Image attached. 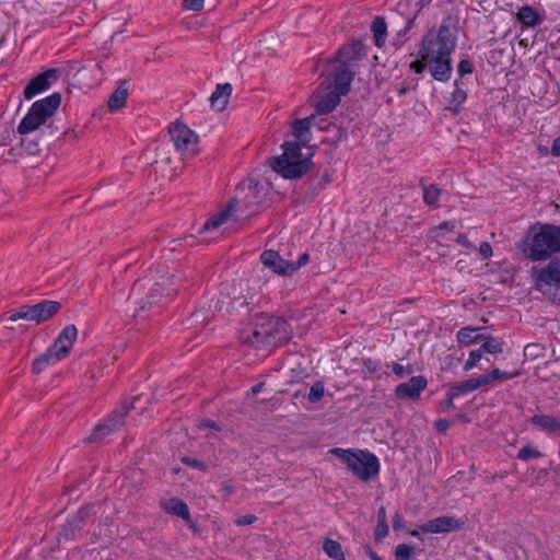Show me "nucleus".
<instances>
[{
    "label": "nucleus",
    "mask_w": 560,
    "mask_h": 560,
    "mask_svg": "<svg viewBox=\"0 0 560 560\" xmlns=\"http://www.w3.org/2000/svg\"><path fill=\"white\" fill-rule=\"evenodd\" d=\"M408 89H409V88H408V85H404V86H401V88L398 90V94H399V95H404V94H406V93H407V91H408Z\"/></svg>",
    "instance_id": "nucleus-64"
},
{
    "label": "nucleus",
    "mask_w": 560,
    "mask_h": 560,
    "mask_svg": "<svg viewBox=\"0 0 560 560\" xmlns=\"http://www.w3.org/2000/svg\"><path fill=\"white\" fill-rule=\"evenodd\" d=\"M482 343L479 350H482V354L487 353H500L503 350V342L492 336H483L481 335L480 339Z\"/></svg>",
    "instance_id": "nucleus-33"
},
{
    "label": "nucleus",
    "mask_w": 560,
    "mask_h": 560,
    "mask_svg": "<svg viewBox=\"0 0 560 560\" xmlns=\"http://www.w3.org/2000/svg\"><path fill=\"white\" fill-rule=\"evenodd\" d=\"M477 331V328L464 327L457 332V341L462 345L468 346L480 339L481 335Z\"/></svg>",
    "instance_id": "nucleus-35"
},
{
    "label": "nucleus",
    "mask_w": 560,
    "mask_h": 560,
    "mask_svg": "<svg viewBox=\"0 0 560 560\" xmlns=\"http://www.w3.org/2000/svg\"><path fill=\"white\" fill-rule=\"evenodd\" d=\"M232 93V85L230 83L218 84L214 92L210 96L211 105L218 110H223Z\"/></svg>",
    "instance_id": "nucleus-21"
},
{
    "label": "nucleus",
    "mask_w": 560,
    "mask_h": 560,
    "mask_svg": "<svg viewBox=\"0 0 560 560\" xmlns=\"http://www.w3.org/2000/svg\"><path fill=\"white\" fill-rule=\"evenodd\" d=\"M428 381L424 376H412L408 382L401 383L395 388V394L400 399H417L427 387Z\"/></svg>",
    "instance_id": "nucleus-18"
},
{
    "label": "nucleus",
    "mask_w": 560,
    "mask_h": 560,
    "mask_svg": "<svg viewBox=\"0 0 560 560\" xmlns=\"http://www.w3.org/2000/svg\"><path fill=\"white\" fill-rule=\"evenodd\" d=\"M517 21L526 27H534L541 23L542 19L533 7L525 4L518 9Z\"/></svg>",
    "instance_id": "nucleus-23"
},
{
    "label": "nucleus",
    "mask_w": 560,
    "mask_h": 560,
    "mask_svg": "<svg viewBox=\"0 0 560 560\" xmlns=\"http://www.w3.org/2000/svg\"><path fill=\"white\" fill-rule=\"evenodd\" d=\"M179 279L175 275L162 277L161 281L151 280L138 281L131 289L129 300L138 306V311H144L162 301L163 298H170L179 290Z\"/></svg>",
    "instance_id": "nucleus-2"
},
{
    "label": "nucleus",
    "mask_w": 560,
    "mask_h": 560,
    "mask_svg": "<svg viewBox=\"0 0 560 560\" xmlns=\"http://www.w3.org/2000/svg\"><path fill=\"white\" fill-rule=\"evenodd\" d=\"M455 47L456 37L446 21L438 30H430L422 38L418 56L429 63L430 74L436 81L447 82L451 79Z\"/></svg>",
    "instance_id": "nucleus-1"
},
{
    "label": "nucleus",
    "mask_w": 560,
    "mask_h": 560,
    "mask_svg": "<svg viewBox=\"0 0 560 560\" xmlns=\"http://www.w3.org/2000/svg\"><path fill=\"white\" fill-rule=\"evenodd\" d=\"M182 462L184 464L191 466L194 468H197L199 470H202V471L207 470V465L203 462L198 460L197 458L185 456L182 458Z\"/></svg>",
    "instance_id": "nucleus-45"
},
{
    "label": "nucleus",
    "mask_w": 560,
    "mask_h": 560,
    "mask_svg": "<svg viewBox=\"0 0 560 560\" xmlns=\"http://www.w3.org/2000/svg\"><path fill=\"white\" fill-rule=\"evenodd\" d=\"M366 55V48L361 40H353L350 44L343 45L338 49L335 57L329 61V70L332 78L337 74L345 72L349 77L351 84L354 79L355 72L353 67Z\"/></svg>",
    "instance_id": "nucleus-9"
},
{
    "label": "nucleus",
    "mask_w": 560,
    "mask_h": 560,
    "mask_svg": "<svg viewBox=\"0 0 560 560\" xmlns=\"http://www.w3.org/2000/svg\"><path fill=\"white\" fill-rule=\"evenodd\" d=\"M168 135L182 159L192 158L198 152V136L185 124L180 121L171 124Z\"/></svg>",
    "instance_id": "nucleus-11"
},
{
    "label": "nucleus",
    "mask_w": 560,
    "mask_h": 560,
    "mask_svg": "<svg viewBox=\"0 0 560 560\" xmlns=\"http://www.w3.org/2000/svg\"><path fill=\"white\" fill-rule=\"evenodd\" d=\"M199 427L200 428H211V429L220 430L215 422H213L211 420H208V419L202 420L200 422Z\"/></svg>",
    "instance_id": "nucleus-59"
},
{
    "label": "nucleus",
    "mask_w": 560,
    "mask_h": 560,
    "mask_svg": "<svg viewBox=\"0 0 560 560\" xmlns=\"http://www.w3.org/2000/svg\"><path fill=\"white\" fill-rule=\"evenodd\" d=\"M324 393H325V387H324V384L322 382H316L310 389V393H308V396H307V399L311 401V402H318L323 396H324Z\"/></svg>",
    "instance_id": "nucleus-40"
},
{
    "label": "nucleus",
    "mask_w": 560,
    "mask_h": 560,
    "mask_svg": "<svg viewBox=\"0 0 560 560\" xmlns=\"http://www.w3.org/2000/svg\"><path fill=\"white\" fill-rule=\"evenodd\" d=\"M137 400H139V398H135L131 402H124L119 408L114 410L106 422L98 424L93 430L89 436V442H95L122 425L125 416L133 408Z\"/></svg>",
    "instance_id": "nucleus-12"
},
{
    "label": "nucleus",
    "mask_w": 560,
    "mask_h": 560,
    "mask_svg": "<svg viewBox=\"0 0 560 560\" xmlns=\"http://www.w3.org/2000/svg\"><path fill=\"white\" fill-rule=\"evenodd\" d=\"M479 387L476 382V378H470L458 383H452L448 385V389L451 390V397H458L460 395L474 392Z\"/></svg>",
    "instance_id": "nucleus-31"
},
{
    "label": "nucleus",
    "mask_w": 560,
    "mask_h": 560,
    "mask_svg": "<svg viewBox=\"0 0 560 560\" xmlns=\"http://www.w3.org/2000/svg\"><path fill=\"white\" fill-rule=\"evenodd\" d=\"M456 243L460 244L462 246H465L467 248H474V244L467 238L465 234H460L456 237Z\"/></svg>",
    "instance_id": "nucleus-55"
},
{
    "label": "nucleus",
    "mask_w": 560,
    "mask_h": 560,
    "mask_svg": "<svg viewBox=\"0 0 560 560\" xmlns=\"http://www.w3.org/2000/svg\"><path fill=\"white\" fill-rule=\"evenodd\" d=\"M56 78V70L55 69H48L39 74H37L35 78H33L30 83L24 89V97L26 100L33 98L38 93L46 91L50 86V79Z\"/></svg>",
    "instance_id": "nucleus-19"
},
{
    "label": "nucleus",
    "mask_w": 560,
    "mask_h": 560,
    "mask_svg": "<svg viewBox=\"0 0 560 560\" xmlns=\"http://www.w3.org/2000/svg\"><path fill=\"white\" fill-rule=\"evenodd\" d=\"M452 422L446 420V419H439L435 421L434 425H435V429L440 432V433H445L448 428L451 427Z\"/></svg>",
    "instance_id": "nucleus-53"
},
{
    "label": "nucleus",
    "mask_w": 560,
    "mask_h": 560,
    "mask_svg": "<svg viewBox=\"0 0 560 560\" xmlns=\"http://www.w3.org/2000/svg\"><path fill=\"white\" fill-rule=\"evenodd\" d=\"M551 154L553 156H560V136L556 138L552 142Z\"/></svg>",
    "instance_id": "nucleus-56"
},
{
    "label": "nucleus",
    "mask_w": 560,
    "mask_h": 560,
    "mask_svg": "<svg viewBox=\"0 0 560 560\" xmlns=\"http://www.w3.org/2000/svg\"><path fill=\"white\" fill-rule=\"evenodd\" d=\"M257 517L253 514H247V515H243L241 517H238L235 523L238 525V526H246V525H250L253 524L254 522H256Z\"/></svg>",
    "instance_id": "nucleus-52"
},
{
    "label": "nucleus",
    "mask_w": 560,
    "mask_h": 560,
    "mask_svg": "<svg viewBox=\"0 0 560 560\" xmlns=\"http://www.w3.org/2000/svg\"><path fill=\"white\" fill-rule=\"evenodd\" d=\"M545 355V347L540 343H528L524 348V357L529 360H536Z\"/></svg>",
    "instance_id": "nucleus-38"
},
{
    "label": "nucleus",
    "mask_w": 560,
    "mask_h": 560,
    "mask_svg": "<svg viewBox=\"0 0 560 560\" xmlns=\"http://www.w3.org/2000/svg\"><path fill=\"white\" fill-rule=\"evenodd\" d=\"M128 88L126 82H121L118 88L112 93L107 101V107L110 112H116L125 107L128 98Z\"/></svg>",
    "instance_id": "nucleus-25"
},
{
    "label": "nucleus",
    "mask_w": 560,
    "mask_h": 560,
    "mask_svg": "<svg viewBox=\"0 0 560 560\" xmlns=\"http://www.w3.org/2000/svg\"><path fill=\"white\" fill-rule=\"evenodd\" d=\"M330 453L340 458L348 469L364 482L376 477L380 472L378 458L370 452L335 447L330 450Z\"/></svg>",
    "instance_id": "nucleus-7"
},
{
    "label": "nucleus",
    "mask_w": 560,
    "mask_h": 560,
    "mask_svg": "<svg viewBox=\"0 0 560 560\" xmlns=\"http://www.w3.org/2000/svg\"><path fill=\"white\" fill-rule=\"evenodd\" d=\"M235 212L234 205L230 201L225 209L218 212L213 217H211L209 220L206 221L203 225V230H210V229H217L221 226L223 223L226 222V220L232 215V213Z\"/></svg>",
    "instance_id": "nucleus-29"
},
{
    "label": "nucleus",
    "mask_w": 560,
    "mask_h": 560,
    "mask_svg": "<svg viewBox=\"0 0 560 560\" xmlns=\"http://www.w3.org/2000/svg\"><path fill=\"white\" fill-rule=\"evenodd\" d=\"M63 137L65 138L69 137L72 140H77L78 139V133L75 132V130H68V131L65 132Z\"/></svg>",
    "instance_id": "nucleus-62"
},
{
    "label": "nucleus",
    "mask_w": 560,
    "mask_h": 560,
    "mask_svg": "<svg viewBox=\"0 0 560 560\" xmlns=\"http://www.w3.org/2000/svg\"><path fill=\"white\" fill-rule=\"evenodd\" d=\"M465 522L457 520L453 516H440L434 520H430L423 524L420 528L424 533H450L459 530L464 527Z\"/></svg>",
    "instance_id": "nucleus-17"
},
{
    "label": "nucleus",
    "mask_w": 560,
    "mask_h": 560,
    "mask_svg": "<svg viewBox=\"0 0 560 560\" xmlns=\"http://www.w3.org/2000/svg\"><path fill=\"white\" fill-rule=\"evenodd\" d=\"M77 338L78 328L75 325H68L60 331L50 348L56 351V357L63 360L70 354Z\"/></svg>",
    "instance_id": "nucleus-16"
},
{
    "label": "nucleus",
    "mask_w": 560,
    "mask_h": 560,
    "mask_svg": "<svg viewBox=\"0 0 560 560\" xmlns=\"http://www.w3.org/2000/svg\"><path fill=\"white\" fill-rule=\"evenodd\" d=\"M412 552L413 547L400 544L395 548V558L396 560H410Z\"/></svg>",
    "instance_id": "nucleus-41"
},
{
    "label": "nucleus",
    "mask_w": 560,
    "mask_h": 560,
    "mask_svg": "<svg viewBox=\"0 0 560 560\" xmlns=\"http://www.w3.org/2000/svg\"><path fill=\"white\" fill-rule=\"evenodd\" d=\"M523 252L533 261L547 260L553 254L560 253V226L541 224L537 232L535 226L532 228Z\"/></svg>",
    "instance_id": "nucleus-3"
},
{
    "label": "nucleus",
    "mask_w": 560,
    "mask_h": 560,
    "mask_svg": "<svg viewBox=\"0 0 560 560\" xmlns=\"http://www.w3.org/2000/svg\"><path fill=\"white\" fill-rule=\"evenodd\" d=\"M350 85L349 77L345 75V72L337 74V78H332L331 73L327 72L314 95L317 98L316 112L319 115L332 112L340 103L341 96L349 92Z\"/></svg>",
    "instance_id": "nucleus-5"
},
{
    "label": "nucleus",
    "mask_w": 560,
    "mask_h": 560,
    "mask_svg": "<svg viewBox=\"0 0 560 560\" xmlns=\"http://www.w3.org/2000/svg\"><path fill=\"white\" fill-rule=\"evenodd\" d=\"M60 103L61 95L59 93H52L51 95L33 103L28 113L18 126V132L20 135H27L37 130L55 114L60 106Z\"/></svg>",
    "instance_id": "nucleus-8"
},
{
    "label": "nucleus",
    "mask_w": 560,
    "mask_h": 560,
    "mask_svg": "<svg viewBox=\"0 0 560 560\" xmlns=\"http://www.w3.org/2000/svg\"><path fill=\"white\" fill-rule=\"evenodd\" d=\"M372 31L374 33L375 45L381 47L385 43L386 23L383 18H375L372 23Z\"/></svg>",
    "instance_id": "nucleus-34"
},
{
    "label": "nucleus",
    "mask_w": 560,
    "mask_h": 560,
    "mask_svg": "<svg viewBox=\"0 0 560 560\" xmlns=\"http://www.w3.org/2000/svg\"><path fill=\"white\" fill-rule=\"evenodd\" d=\"M205 0H184L183 8L191 11H200L203 8Z\"/></svg>",
    "instance_id": "nucleus-48"
},
{
    "label": "nucleus",
    "mask_w": 560,
    "mask_h": 560,
    "mask_svg": "<svg viewBox=\"0 0 560 560\" xmlns=\"http://www.w3.org/2000/svg\"><path fill=\"white\" fill-rule=\"evenodd\" d=\"M365 550L371 560H382L370 546H366Z\"/></svg>",
    "instance_id": "nucleus-61"
},
{
    "label": "nucleus",
    "mask_w": 560,
    "mask_h": 560,
    "mask_svg": "<svg viewBox=\"0 0 560 560\" xmlns=\"http://www.w3.org/2000/svg\"><path fill=\"white\" fill-rule=\"evenodd\" d=\"M530 275L538 290L544 287L560 288V260H551L545 267L534 266Z\"/></svg>",
    "instance_id": "nucleus-13"
},
{
    "label": "nucleus",
    "mask_w": 560,
    "mask_h": 560,
    "mask_svg": "<svg viewBox=\"0 0 560 560\" xmlns=\"http://www.w3.org/2000/svg\"><path fill=\"white\" fill-rule=\"evenodd\" d=\"M455 229V224L453 222H443L436 229L433 230V233L436 237L442 235L443 231H453Z\"/></svg>",
    "instance_id": "nucleus-49"
},
{
    "label": "nucleus",
    "mask_w": 560,
    "mask_h": 560,
    "mask_svg": "<svg viewBox=\"0 0 560 560\" xmlns=\"http://www.w3.org/2000/svg\"><path fill=\"white\" fill-rule=\"evenodd\" d=\"M260 260L266 268L280 276H290L296 270L294 262L283 259L278 252L272 249L262 252Z\"/></svg>",
    "instance_id": "nucleus-15"
},
{
    "label": "nucleus",
    "mask_w": 560,
    "mask_h": 560,
    "mask_svg": "<svg viewBox=\"0 0 560 560\" xmlns=\"http://www.w3.org/2000/svg\"><path fill=\"white\" fill-rule=\"evenodd\" d=\"M467 98V92L460 86L458 81L454 83V91L451 93L448 98L447 109L451 110L454 115H457L460 110V106L465 103Z\"/></svg>",
    "instance_id": "nucleus-27"
},
{
    "label": "nucleus",
    "mask_w": 560,
    "mask_h": 560,
    "mask_svg": "<svg viewBox=\"0 0 560 560\" xmlns=\"http://www.w3.org/2000/svg\"><path fill=\"white\" fill-rule=\"evenodd\" d=\"M262 386H264V383H258L255 386H253L252 387L253 395L258 394L261 390Z\"/></svg>",
    "instance_id": "nucleus-63"
},
{
    "label": "nucleus",
    "mask_w": 560,
    "mask_h": 560,
    "mask_svg": "<svg viewBox=\"0 0 560 560\" xmlns=\"http://www.w3.org/2000/svg\"><path fill=\"white\" fill-rule=\"evenodd\" d=\"M392 370H393L394 374L401 377L406 374H411L413 372V366L411 364L404 366L398 363H394L392 366Z\"/></svg>",
    "instance_id": "nucleus-47"
},
{
    "label": "nucleus",
    "mask_w": 560,
    "mask_h": 560,
    "mask_svg": "<svg viewBox=\"0 0 560 560\" xmlns=\"http://www.w3.org/2000/svg\"><path fill=\"white\" fill-rule=\"evenodd\" d=\"M323 549H324L325 553L331 559L346 560V556L342 550V547L337 540H334L330 538H324Z\"/></svg>",
    "instance_id": "nucleus-32"
},
{
    "label": "nucleus",
    "mask_w": 560,
    "mask_h": 560,
    "mask_svg": "<svg viewBox=\"0 0 560 560\" xmlns=\"http://www.w3.org/2000/svg\"><path fill=\"white\" fill-rule=\"evenodd\" d=\"M283 153L280 156L269 159V166L288 179L304 176L312 166L311 158L301 152L300 143L288 141L282 144Z\"/></svg>",
    "instance_id": "nucleus-4"
},
{
    "label": "nucleus",
    "mask_w": 560,
    "mask_h": 560,
    "mask_svg": "<svg viewBox=\"0 0 560 560\" xmlns=\"http://www.w3.org/2000/svg\"><path fill=\"white\" fill-rule=\"evenodd\" d=\"M307 373H306V370L304 368L301 366V364L299 363L298 364V368H292L291 369V382H300L302 381L304 377H306Z\"/></svg>",
    "instance_id": "nucleus-44"
},
{
    "label": "nucleus",
    "mask_w": 560,
    "mask_h": 560,
    "mask_svg": "<svg viewBox=\"0 0 560 560\" xmlns=\"http://www.w3.org/2000/svg\"><path fill=\"white\" fill-rule=\"evenodd\" d=\"M479 253H480L482 259H489L493 254L492 247L488 242H482L480 244Z\"/></svg>",
    "instance_id": "nucleus-51"
},
{
    "label": "nucleus",
    "mask_w": 560,
    "mask_h": 560,
    "mask_svg": "<svg viewBox=\"0 0 560 560\" xmlns=\"http://www.w3.org/2000/svg\"><path fill=\"white\" fill-rule=\"evenodd\" d=\"M265 189L258 180L247 178L238 184L236 195L230 200L235 208V221L249 218L259 211Z\"/></svg>",
    "instance_id": "nucleus-6"
},
{
    "label": "nucleus",
    "mask_w": 560,
    "mask_h": 560,
    "mask_svg": "<svg viewBox=\"0 0 560 560\" xmlns=\"http://www.w3.org/2000/svg\"><path fill=\"white\" fill-rule=\"evenodd\" d=\"M542 454L532 445H525L518 451L517 458L524 462H528L532 459H537L541 457Z\"/></svg>",
    "instance_id": "nucleus-39"
},
{
    "label": "nucleus",
    "mask_w": 560,
    "mask_h": 560,
    "mask_svg": "<svg viewBox=\"0 0 560 560\" xmlns=\"http://www.w3.org/2000/svg\"><path fill=\"white\" fill-rule=\"evenodd\" d=\"M520 375L518 371L515 372H504L499 369H493L490 373L482 374L476 378L478 387L487 386L493 382H502L514 378Z\"/></svg>",
    "instance_id": "nucleus-22"
},
{
    "label": "nucleus",
    "mask_w": 560,
    "mask_h": 560,
    "mask_svg": "<svg viewBox=\"0 0 560 560\" xmlns=\"http://www.w3.org/2000/svg\"><path fill=\"white\" fill-rule=\"evenodd\" d=\"M242 343L249 350H254L257 357H266L271 352V348L266 346V339L261 334L260 323L256 317L253 329L249 332H242Z\"/></svg>",
    "instance_id": "nucleus-14"
},
{
    "label": "nucleus",
    "mask_w": 560,
    "mask_h": 560,
    "mask_svg": "<svg viewBox=\"0 0 560 560\" xmlns=\"http://www.w3.org/2000/svg\"><path fill=\"white\" fill-rule=\"evenodd\" d=\"M164 509L166 510L167 513L182 517L187 522L190 520L188 505L177 498L168 500L164 504Z\"/></svg>",
    "instance_id": "nucleus-28"
},
{
    "label": "nucleus",
    "mask_w": 560,
    "mask_h": 560,
    "mask_svg": "<svg viewBox=\"0 0 560 560\" xmlns=\"http://www.w3.org/2000/svg\"><path fill=\"white\" fill-rule=\"evenodd\" d=\"M410 68L416 72V73H422L424 71L425 68L429 69V63L423 60L422 58L411 62L410 65Z\"/></svg>",
    "instance_id": "nucleus-50"
},
{
    "label": "nucleus",
    "mask_w": 560,
    "mask_h": 560,
    "mask_svg": "<svg viewBox=\"0 0 560 560\" xmlns=\"http://www.w3.org/2000/svg\"><path fill=\"white\" fill-rule=\"evenodd\" d=\"M308 259H310L308 254H307V253H304V254H302V255L299 257L298 261H296V262H294V266H296V269H298V268H300L301 266H304L305 264H307Z\"/></svg>",
    "instance_id": "nucleus-58"
},
{
    "label": "nucleus",
    "mask_w": 560,
    "mask_h": 560,
    "mask_svg": "<svg viewBox=\"0 0 560 560\" xmlns=\"http://www.w3.org/2000/svg\"><path fill=\"white\" fill-rule=\"evenodd\" d=\"M530 422L548 433L560 431V418L550 415H535L530 418Z\"/></svg>",
    "instance_id": "nucleus-24"
},
{
    "label": "nucleus",
    "mask_w": 560,
    "mask_h": 560,
    "mask_svg": "<svg viewBox=\"0 0 560 560\" xmlns=\"http://www.w3.org/2000/svg\"><path fill=\"white\" fill-rule=\"evenodd\" d=\"M457 71L460 77H464L465 74H469L474 71V65L468 59H462L457 66Z\"/></svg>",
    "instance_id": "nucleus-43"
},
{
    "label": "nucleus",
    "mask_w": 560,
    "mask_h": 560,
    "mask_svg": "<svg viewBox=\"0 0 560 560\" xmlns=\"http://www.w3.org/2000/svg\"><path fill=\"white\" fill-rule=\"evenodd\" d=\"M446 396H447V399L440 404L442 410H444V411L448 410V409H454L455 408V405H454V398L455 397H451V390L450 389L447 390Z\"/></svg>",
    "instance_id": "nucleus-54"
},
{
    "label": "nucleus",
    "mask_w": 560,
    "mask_h": 560,
    "mask_svg": "<svg viewBox=\"0 0 560 560\" xmlns=\"http://www.w3.org/2000/svg\"><path fill=\"white\" fill-rule=\"evenodd\" d=\"M19 319L34 322V314L32 313L31 305H22L7 317L9 323H14Z\"/></svg>",
    "instance_id": "nucleus-36"
},
{
    "label": "nucleus",
    "mask_w": 560,
    "mask_h": 560,
    "mask_svg": "<svg viewBox=\"0 0 560 560\" xmlns=\"http://www.w3.org/2000/svg\"><path fill=\"white\" fill-rule=\"evenodd\" d=\"M315 119V115H311L304 119H296L292 124L293 136L301 142L305 143L308 138L311 121Z\"/></svg>",
    "instance_id": "nucleus-30"
},
{
    "label": "nucleus",
    "mask_w": 560,
    "mask_h": 560,
    "mask_svg": "<svg viewBox=\"0 0 560 560\" xmlns=\"http://www.w3.org/2000/svg\"><path fill=\"white\" fill-rule=\"evenodd\" d=\"M31 307L32 313L34 314V322L39 325L57 315L61 310V303L58 301L45 300L31 305Z\"/></svg>",
    "instance_id": "nucleus-20"
},
{
    "label": "nucleus",
    "mask_w": 560,
    "mask_h": 560,
    "mask_svg": "<svg viewBox=\"0 0 560 560\" xmlns=\"http://www.w3.org/2000/svg\"><path fill=\"white\" fill-rule=\"evenodd\" d=\"M389 527L387 522L380 523L377 522V527L375 529L374 536L376 540H382L388 535Z\"/></svg>",
    "instance_id": "nucleus-46"
},
{
    "label": "nucleus",
    "mask_w": 560,
    "mask_h": 560,
    "mask_svg": "<svg viewBox=\"0 0 560 560\" xmlns=\"http://www.w3.org/2000/svg\"><path fill=\"white\" fill-rule=\"evenodd\" d=\"M402 527H404L402 517L398 513H396L393 516V528L397 530Z\"/></svg>",
    "instance_id": "nucleus-57"
},
{
    "label": "nucleus",
    "mask_w": 560,
    "mask_h": 560,
    "mask_svg": "<svg viewBox=\"0 0 560 560\" xmlns=\"http://www.w3.org/2000/svg\"><path fill=\"white\" fill-rule=\"evenodd\" d=\"M257 318L266 339V346L270 347L271 351L290 339V326L285 319L266 314H260Z\"/></svg>",
    "instance_id": "nucleus-10"
},
{
    "label": "nucleus",
    "mask_w": 560,
    "mask_h": 560,
    "mask_svg": "<svg viewBox=\"0 0 560 560\" xmlns=\"http://www.w3.org/2000/svg\"><path fill=\"white\" fill-rule=\"evenodd\" d=\"M422 190H423L424 202L428 203L429 206L436 207L440 195H441L440 188L435 185H429V186L422 185Z\"/></svg>",
    "instance_id": "nucleus-37"
},
{
    "label": "nucleus",
    "mask_w": 560,
    "mask_h": 560,
    "mask_svg": "<svg viewBox=\"0 0 560 560\" xmlns=\"http://www.w3.org/2000/svg\"><path fill=\"white\" fill-rule=\"evenodd\" d=\"M61 360H62L61 358L56 357V351L49 347L48 350L44 354L39 355L38 358H36L33 361L32 372L34 374H39L48 365L55 364Z\"/></svg>",
    "instance_id": "nucleus-26"
},
{
    "label": "nucleus",
    "mask_w": 560,
    "mask_h": 560,
    "mask_svg": "<svg viewBox=\"0 0 560 560\" xmlns=\"http://www.w3.org/2000/svg\"><path fill=\"white\" fill-rule=\"evenodd\" d=\"M377 522L383 523L386 521V510L384 506H381L377 511Z\"/></svg>",
    "instance_id": "nucleus-60"
},
{
    "label": "nucleus",
    "mask_w": 560,
    "mask_h": 560,
    "mask_svg": "<svg viewBox=\"0 0 560 560\" xmlns=\"http://www.w3.org/2000/svg\"><path fill=\"white\" fill-rule=\"evenodd\" d=\"M482 358V350H472L469 353V359L464 364V371H470Z\"/></svg>",
    "instance_id": "nucleus-42"
}]
</instances>
